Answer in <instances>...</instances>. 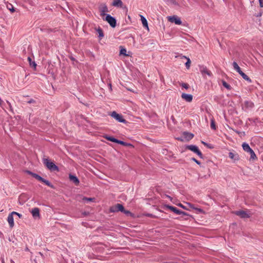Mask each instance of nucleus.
<instances>
[{
    "label": "nucleus",
    "mask_w": 263,
    "mask_h": 263,
    "mask_svg": "<svg viewBox=\"0 0 263 263\" xmlns=\"http://www.w3.org/2000/svg\"><path fill=\"white\" fill-rule=\"evenodd\" d=\"M240 67L239 66L237 67V68H235L234 69L237 71L238 69H239Z\"/></svg>",
    "instance_id": "46"
},
{
    "label": "nucleus",
    "mask_w": 263,
    "mask_h": 263,
    "mask_svg": "<svg viewBox=\"0 0 263 263\" xmlns=\"http://www.w3.org/2000/svg\"><path fill=\"white\" fill-rule=\"evenodd\" d=\"M166 208L168 209H170V210H171L172 212H173L174 213H175L176 214L187 215V214L186 213L179 210L178 209H177L176 208H175L174 206L167 205L166 206Z\"/></svg>",
    "instance_id": "6"
},
{
    "label": "nucleus",
    "mask_w": 263,
    "mask_h": 263,
    "mask_svg": "<svg viewBox=\"0 0 263 263\" xmlns=\"http://www.w3.org/2000/svg\"><path fill=\"white\" fill-rule=\"evenodd\" d=\"M240 75L242 77V78L243 79H245V80H246L247 81H248L249 83H251L252 81H251V79L247 75H246L244 72H240Z\"/></svg>",
    "instance_id": "21"
},
{
    "label": "nucleus",
    "mask_w": 263,
    "mask_h": 263,
    "mask_svg": "<svg viewBox=\"0 0 263 263\" xmlns=\"http://www.w3.org/2000/svg\"><path fill=\"white\" fill-rule=\"evenodd\" d=\"M116 143H118V144H120L121 145H126V144L125 142L122 141H121V140H117V142Z\"/></svg>",
    "instance_id": "36"
},
{
    "label": "nucleus",
    "mask_w": 263,
    "mask_h": 263,
    "mask_svg": "<svg viewBox=\"0 0 263 263\" xmlns=\"http://www.w3.org/2000/svg\"><path fill=\"white\" fill-rule=\"evenodd\" d=\"M12 213V214L14 215H17V216H18L19 218H22V214L17 213V212H11Z\"/></svg>",
    "instance_id": "35"
},
{
    "label": "nucleus",
    "mask_w": 263,
    "mask_h": 263,
    "mask_svg": "<svg viewBox=\"0 0 263 263\" xmlns=\"http://www.w3.org/2000/svg\"><path fill=\"white\" fill-rule=\"evenodd\" d=\"M178 206H179L180 207L186 210H189V209L188 208H187L186 206H184L181 203H179L178 204Z\"/></svg>",
    "instance_id": "38"
},
{
    "label": "nucleus",
    "mask_w": 263,
    "mask_h": 263,
    "mask_svg": "<svg viewBox=\"0 0 263 263\" xmlns=\"http://www.w3.org/2000/svg\"><path fill=\"white\" fill-rule=\"evenodd\" d=\"M140 16H141V20L142 23L143 24V26L144 27L147 28L148 29V23H147V21L146 19L142 15H141Z\"/></svg>",
    "instance_id": "20"
},
{
    "label": "nucleus",
    "mask_w": 263,
    "mask_h": 263,
    "mask_svg": "<svg viewBox=\"0 0 263 263\" xmlns=\"http://www.w3.org/2000/svg\"><path fill=\"white\" fill-rule=\"evenodd\" d=\"M105 20L107 21L112 27H115L116 26V19L110 14H107Z\"/></svg>",
    "instance_id": "5"
},
{
    "label": "nucleus",
    "mask_w": 263,
    "mask_h": 263,
    "mask_svg": "<svg viewBox=\"0 0 263 263\" xmlns=\"http://www.w3.org/2000/svg\"><path fill=\"white\" fill-rule=\"evenodd\" d=\"M195 210L197 212V213H204L203 210L200 208H196Z\"/></svg>",
    "instance_id": "33"
},
{
    "label": "nucleus",
    "mask_w": 263,
    "mask_h": 263,
    "mask_svg": "<svg viewBox=\"0 0 263 263\" xmlns=\"http://www.w3.org/2000/svg\"><path fill=\"white\" fill-rule=\"evenodd\" d=\"M199 70L200 72L201 73L203 77H205L206 75L210 77L211 76V72L210 70H209L206 67L204 66H200L199 67Z\"/></svg>",
    "instance_id": "9"
},
{
    "label": "nucleus",
    "mask_w": 263,
    "mask_h": 263,
    "mask_svg": "<svg viewBox=\"0 0 263 263\" xmlns=\"http://www.w3.org/2000/svg\"><path fill=\"white\" fill-rule=\"evenodd\" d=\"M97 31L99 33V37L100 39H102L104 36V34H103V32L102 29L99 28L97 30Z\"/></svg>",
    "instance_id": "30"
},
{
    "label": "nucleus",
    "mask_w": 263,
    "mask_h": 263,
    "mask_svg": "<svg viewBox=\"0 0 263 263\" xmlns=\"http://www.w3.org/2000/svg\"><path fill=\"white\" fill-rule=\"evenodd\" d=\"M181 86L186 89L189 88V85L187 83H182L181 84Z\"/></svg>",
    "instance_id": "32"
},
{
    "label": "nucleus",
    "mask_w": 263,
    "mask_h": 263,
    "mask_svg": "<svg viewBox=\"0 0 263 263\" xmlns=\"http://www.w3.org/2000/svg\"><path fill=\"white\" fill-rule=\"evenodd\" d=\"M31 213L32 214V215L33 217V218H40V210L38 208H34L32 209L31 211Z\"/></svg>",
    "instance_id": "12"
},
{
    "label": "nucleus",
    "mask_w": 263,
    "mask_h": 263,
    "mask_svg": "<svg viewBox=\"0 0 263 263\" xmlns=\"http://www.w3.org/2000/svg\"><path fill=\"white\" fill-rule=\"evenodd\" d=\"M242 147L243 149L246 152H249L252 148L250 147L248 143H243L242 145Z\"/></svg>",
    "instance_id": "19"
},
{
    "label": "nucleus",
    "mask_w": 263,
    "mask_h": 263,
    "mask_svg": "<svg viewBox=\"0 0 263 263\" xmlns=\"http://www.w3.org/2000/svg\"><path fill=\"white\" fill-rule=\"evenodd\" d=\"M168 20L170 22L174 23L176 25H181L182 23L180 18L177 16H169Z\"/></svg>",
    "instance_id": "7"
},
{
    "label": "nucleus",
    "mask_w": 263,
    "mask_h": 263,
    "mask_svg": "<svg viewBox=\"0 0 263 263\" xmlns=\"http://www.w3.org/2000/svg\"><path fill=\"white\" fill-rule=\"evenodd\" d=\"M105 138L107 140H108L110 141L114 142L115 143H117V142L118 139H117L112 137L106 136Z\"/></svg>",
    "instance_id": "28"
},
{
    "label": "nucleus",
    "mask_w": 263,
    "mask_h": 263,
    "mask_svg": "<svg viewBox=\"0 0 263 263\" xmlns=\"http://www.w3.org/2000/svg\"><path fill=\"white\" fill-rule=\"evenodd\" d=\"M186 148L196 154L200 158H202V154L197 146L194 145H190L186 146Z\"/></svg>",
    "instance_id": "3"
},
{
    "label": "nucleus",
    "mask_w": 263,
    "mask_h": 263,
    "mask_svg": "<svg viewBox=\"0 0 263 263\" xmlns=\"http://www.w3.org/2000/svg\"><path fill=\"white\" fill-rule=\"evenodd\" d=\"M186 204L188 205V206L190 208L194 209V210L195 209L196 207L193 204H191V203H186Z\"/></svg>",
    "instance_id": "37"
},
{
    "label": "nucleus",
    "mask_w": 263,
    "mask_h": 263,
    "mask_svg": "<svg viewBox=\"0 0 263 263\" xmlns=\"http://www.w3.org/2000/svg\"><path fill=\"white\" fill-rule=\"evenodd\" d=\"M233 66L234 69H235V68H237V67H238L239 66L236 62H234L233 63Z\"/></svg>",
    "instance_id": "39"
},
{
    "label": "nucleus",
    "mask_w": 263,
    "mask_h": 263,
    "mask_svg": "<svg viewBox=\"0 0 263 263\" xmlns=\"http://www.w3.org/2000/svg\"><path fill=\"white\" fill-rule=\"evenodd\" d=\"M8 222L11 228H12L14 226V219H13V215L12 213L8 215L7 217Z\"/></svg>",
    "instance_id": "14"
},
{
    "label": "nucleus",
    "mask_w": 263,
    "mask_h": 263,
    "mask_svg": "<svg viewBox=\"0 0 263 263\" xmlns=\"http://www.w3.org/2000/svg\"><path fill=\"white\" fill-rule=\"evenodd\" d=\"M27 59L31 66L33 67H36V64H35V62L32 61L31 58L30 57H28Z\"/></svg>",
    "instance_id": "26"
},
{
    "label": "nucleus",
    "mask_w": 263,
    "mask_h": 263,
    "mask_svg": "<svg viewBox=\"0 0 263 263\" xmlns=\"http://www.w3.org/2000/svg\"><path fill=\"white\" fill-rule=\"evenodd\" d=\"M192 160L198 164H200V162L194 158H192Z\"/></svg>",
    "instance_id": "40"
},
{
    "label": "nucleus",
    "mask_w": 263,
    "mask_h": 263,
    "mask_svg": "<svg viewBox=\"0 0 263 263\" xmlns=\"http://www.w3.org/2000/svg\"><path fill=\"white\" fill-rule=\"evenodd\" d=\"M202 143L203 144H204V145H205V146H208V144L206 143H205V142H203V141H202Z\"/></svg>",
    "instance_id": "44"
},
{
    "label": "nucleus",
    "mask_w": 263,
    "mask_h": 263,
    "mask_svg": "<svg viewBox=\"0 0 263 263\" xmlns=\"http://www.w3.org/2000/svg\"><path fill=\"white\" fill-rule=\"evenodd\" d=\"M211 127L213 129H216V125L214 123V120H212L211 121Z\"/></svg>",
    "instance_id": "34"
},
{
    "label": "nucleus",
    "mask_w": 263,
    "mask_h": 263,
    "mask_svg": "<svg viewBox=\"0 0 263 263\" xmlns=\"http://www.w3.org/2000/svg\"><path fill=\"white\" fill-rule=\"evenodd\" d=\"M69 178L70 181H72L76 185H78L79 183V180L78 178L74 175L69 174Z\"/></svg>",
    "instance_id": "15"
},
{
    "label": "nucleus",
    "mask_w": 263,
    "mask_h": 263,
    "mask_svg": "<svg viewBox=\"0 0 263 263\" xmlns=\"http://www.w3.org/2000/svg\"><path fill=\"white\" fill-rule=\"evenodd\" d=\"M222 85L228 89H231V86L229 84H228L226 81H222Z\"/></svg>",
    "instance_id": "31"
},
{
    "label": "nucleus",
    "mask_w": 263,
    "mask_h": 263,
    "mask_svg": "<svg viewBox=\"0 0 263 263\" xmlns=\"http://www.w3.org/2000/svg\"><path fill=\"white\" fill-rule=\"evenodd\" d=\"M127 51L125 48H121L120 51V54L122 55H124L126 57H129L130 55L129 54H127Z\"/></svg>",
    "instance_id": "24"
},
{
    "label": "nucleus",
    "mask_w": 263,
    "mask_h": 263,
    "mask_svg": "<svg viewBox=\"0 0 263 263\" xmlns=\"http://www.w3.org/2000/svg\"><path fill=\"white\" fill-rule=\"evenodd\" d=\"M27 173L28 174L31 175L32 177H33L34 178H35V179L38 180L39 181L45 183L47 186H48L51 188H54L53 185L48 180L44 179L43 178H42L41 176H39V175H37L35 173H32L29 171H27Z\"/></svg>",
    "instance_id": "2"
},
{
    "label": "nucleus",
    "mask_w": 263,
    "mask_h": 263,
    "mask_svg": "<svg viewBox=\"0 0 263 263\" xmlns=\"http://www.w3.org/2000/svg\"><path fill=\"white\" fill-rule=\"evenodd\" d=\"M108 12V8L106 6H104L101 9V15H104L105 12Z\"/></svg>",
    "instance_id": "27"
},
{
    "label": "nucleus",
    "mask_w": 263,
    "mask_h": 263,
    "mask_svg": "<svg viewBox=\"0 0 263 263\" xmlns=\"http://www.w3.org/2000/svg\"><path fill=\"white\" fill-rule=\"evenodd\" d=\"M43 162L50 171H59V167L53 162L50 161L48 158H44L43 159Z\"/></svg>",
    "instance_id": "1"
},
{
    "label": "nucleus",
    "mask_w": 263,
    "mask_h": 263,
    "mask_svg": "<svg viewBox=\"0 0 263 263\" xmlns=\"http://www.w3.org/2000/svg\"><path fill=\"white\" fill-rule=\"evenodd\" d=\"M95 199L93 198H87V197H83L82 198V200L84 202H88L89 201H94Z\"/></svg>",
    "instance_id": "29"
},
{
    "label": "nucleus",
    "mask_w": 263,
    "mask_h": 263,
    "mask_svg": "<svg viewBox=\"0 0 263 263\" xmlns=\"http://www.w3.org/2000/svg\"><path fill=\"white\" fill-rule=\"evenodd\" d=\"M34 102V101L33 100H30V101L28 102V103H33V102Z\"/></svg>",
    "instance_id": "45"
},
{
    "label": "nucleus",
    "mask_w": 263,
    "mask_h": 263,
    "mask_svg": "<svg viewBox=\"0 0 263 263\" xmlns=\"http://www.w3.org/2000/svg\"><path fill=\"white\" fill-rule=\"evenodd\" d=\"M122 212L124 213L126 215L130 214V212L129 211H126V210H124V211H122Z\"/></svg>",
    "instance_id": "42"
},
{
    "label": "nucleus",
    "mask_w": 263,
    "mask_h": 263,
    "mask_svg": "<svg viewBox=\"0 0 263 263\" xmlns=\"http://www.w3.org/2000/svg\"><path fill=\"white\" fill-rule=\"evenodd\" d=\"M234 213L237 215L239 216L240 217L242 218H246L249 217V214L244 211L240 210V211H237L234 212Z\"/></svg>",
    "instance_id": "11"
},
{
    "label": "nucleus",
    "mask_w": 263,
    "mask_h": 263,
    "mask_svg": "<svg viewBox=\"0 0 263 263\" xmlns=\"http://www.w3.org/2000/svg\"><path fill=\"white\" fill-rule=\"evenodd\" d=\"M185 138L187 140H191L193 138L194 135L189 133H184Z\"/></svg>",
    "instance_id": "25"
},
{
    "label": "nucleus",
    "mask_w": 263,
    "mask_h": 263,
    "mask_svg": "<svg viewBox=\"0 0 263 263\" xmlns=\"http://www.w3.org/2000/svg\"><path fill=\"white\" fill-rule=\"evenodd\" d=\"M178 57H180L181 59H185L186 60V62L185 63V65L186 68L189 69V68L190 67V64H191V60H190V58H187L184 55H179Z\"/></svg>",
    "instance_id": "18"
},
{
    "label": "nucleus",
    "mask_w": 263,
    "mask_h": 263,
    "mask_svg": "<svg viewBox=\"0 0 263 263\" xmlns=\"http://www.w3.org/2000/svg\"><path fill=\"white\" fill-rule=\"evenodd\" d=\"M254 106V104L251 101H247L244 102L242 105V108L246 111L252 108Z\"/></svg>",
    "instance_id": "10"
},
{
    "label": "nucleus",
    "mask_w": 263,
    "mask_h": 263,
    "mask_svg": "<svg viewBox=\"0 0 263 263\" xmlns=\"http://www.w3.org/2000/svg\"><path fill=\"white\" fill-rule=\"evenodd\" d=\"M259 5L261 7H263V0H259Z\"/></svg>",
    "instance_id": "41"
},
{
    "label": "nucleus",
    "mask_w": 263,
    "mask_h": 263,
    "mask_svg": "<svg viewBox=\"0 0 263 263\" xmlns=\"http://www.w3.org/2000/svg\"><path fill=\"white\" fill-rule=\"evenodd\" d=\"M112 5L114 7L121 8L123 6V3L121 0H114Z\"/></svg>",
    "instance_id": "17"
},
{
    "label": "nucleus",
    "mask_w": 263,
    "mask_h": 263,
    "mask_svg": "<svg viewBox=\"0 0 263 263\" xmlns=\"http://www.w3.org/2000/svg\"><path fill=\"white\" fill-rule=\"evenodd\" d=\"M110 211L112 212H116L118 211L122 212L124 211V207L121 204H117L111 208Z\"/></svg>",
    "instance_id": "8"
},
{
    "label": "nucleus",
    "mask_w": 263,
    "mask_h": 263,
    "mask_svg": "<svg viewBox=\"0 0 263 263\" xmlns=\"http://www.w3.org/2000/svg\"><path fill=\"white\" fill-rule=\"evenodd\" d=\"M110 115L118 122L121 123H126V120L123 119L122 115L119 114L114 111L111 112Z\"/></svg>",
    "instance_id": "4"
},
{
    "label": "nucleus",
    "mask_w": 263,
    "mask_h": 263,
    "mask_svg": "<svg viewBox=\"0 0 263 263\" xmlns=\"http://www.w3.org/2000/svg\"><path fill=\"white\" fill-rule=\"evenodd\" d=\"M237 72H238L239 73V74H240V72H242V71L241 70V69L240 68H239V69H237V70L236 71Z\"/></svg>",
    "instance_id": "43"
},
{
    "label": "nucleus",
    "mask_w": 263,
    "mask_h": 263,
    "mask_svg": "<svg viewBox=\"0 0 263 263\" xmlns=\"http://www.w3.org/2000/svg\"><path fill=\"white\" fill-rule=\"evenodd\" d=\"M250 155V160H254L257 159L256 156L254 152V151L251 149L249 152H248Z\"/></svg>",
    "instance_id": "22"
},
{
    "label": "nucleus",
    "mask_w": 263,
    "mask_h": 263,
    "mask_svg": "<svg viewBox=\"0 0 263 263\" xmlns=\"http://www.w3.org/2000/svg\"><path fill=\"white\" fill-rule=\"evenodd\" d=\"M7 8L11 12H14L15 11V9L13 6V5L10 3H7L6 4Z\"/></svg>",
    "instance_id": "23"
},
{
    "label": "nucleus",
    "mask_w": 263,
    "mask_h": 263,
    "mask_svg": "<svg viewBox=\"0 0 263 263\" xmlns=\"http://www.w3.org/2000/svg\"><path fill=\"white\" fill-rule=\"evenodd\" d=\"M181 98L188 102H191L193 100V96L190 94L183 93L181 95Z\"/></svg>",
    "instance_id": "13"
},
{
    "label": "nucleus",
    "mask_w": 263,
    "mask_h": 263,
    "mask_svg": "<svg viewBox=\"0 0 263 263\" xmlns=\"http://www.w3.org/2000/svg\"><path fill=\"white\" fill-rule=\"evenodd\" d=\"M229 157L234 161H237L239 159V156L236 153H234L233 152H230L229 153Z\"/></svg>",
    "instance_id": "16"
}]
</instances>
